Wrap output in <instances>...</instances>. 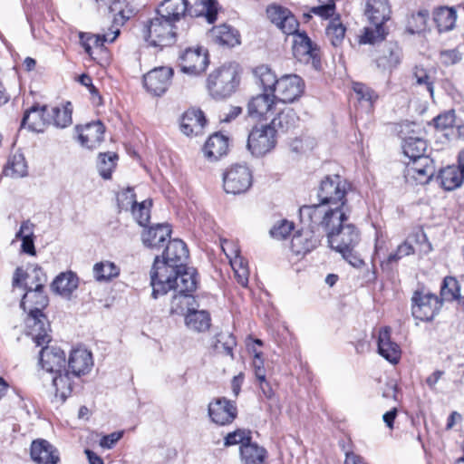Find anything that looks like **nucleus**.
<instances>
[{"instance_id":"1","label":"nucleus","mask_w":464,"mask_h":464,"mask_svg":"<svg viewBox=\"0 0 464 464\" xmlns=\"http://www.w3.org/2000/svg\"><path fill=\"white\" fill-rule=\"evenodd\" d=\"M349 214L335 211L329 214L320 209L314 211V223L322 228L327 237L329 246L340 253L343 257L353 266H360L363 261L354 252V247L360 242L358 228L348 222Z\"/></svg>"},{"instance_id":"2","label":"nucleus","mask_w":464,"mask_h":464,"mask_svg":"<svg viewBox=\"0 0 464 464\" xmlns=\"http://www.w3.org/2000/svg\"><path fill=\"white\" fill-rule=\"evenodd\" d=\"M347 183L341 176L334 175L325 177L320 184L317 197L320 203L311 206H303L299 209L301 222L311 223L315 221L314 211L320 209L329 214L339 211L350 214L351 209L347 205Z\"/></svg>"},{"instance_id":"3","label":"nucleus","mask_w":464,"mask_h":464,"mask_svg":"<svg viewBox=\"0 0 464 464\" xmlns=\"http://www.w3.org/2000/svg\"><path fill=\"white\" fill-rule=\"evenodd\" d=\"M48 304V297L44 294L43 284H36L33 289L30 287L22 298L20 306L28 311L26 326L28 334L36 345L49 343L52 341L50 324L43 309Z\"/></svg>"},{"instance_id":"4","label":"nucleus","mask_w":464,"mask_h":464,"mask_svg":"<svg viewBox=\"0 0 464 464\" xmlns=\"http://www.w3.org/2000/svg\"><path fill=\"white\" fill-rule=\"evenodd\" d=\"M295 118H272L269 122L259 121L248 134L246 147L253 156L262 157L272 151L280 132H287Z\"/></svg>"},{"instance_id":"5","label":"nucleus","mask_w":464,"mask_h":464,"mask_svg":"<svg viewBox=\"0 0 464 464\" xmlns=\"http://www.w3.org/2000/svg\"><path fill=\"white\" fill-rule=\"evenodd\" d=\"M365 14L371 24L360 36V44H375L384 40L388 34L385 23L391 18L388 0H367Z\"/></svg>"},{"instance_id":"6","label":"nucleus","mask_w":464,"mask_h":464,"mask_svg":"<svg viewBox=\"0 0 464 464\" xmlns=\"http://www.w3.org/2000/svg\"><path fill=\"white\" fill-rule=\"evenodd\" d=\"M143 31L145 40L150 45L163 48L173 45L185 29L156 14L144 24Z\"/></svg>"},{"instance_id":"7","label":"nucleus","mask_w":464,"mask_h":464,"mask_svg":"<svg viewBox=\"0 0 464 464\" xmlns=\"http://www.w3.org/2000/svg\"><path fill=\"white\" fill-rule=\"evenodd\" d=\"M188 270H179L157 256L150 270V285L153 298L167 294L180 283L181 276Z\"/></svg>"},{"instance_id":"8","label":"nucleus","mask_w":464,"mask_h":464,"mask_svg":"<svg viewBox=\"0 0 464 464\" xmlns=\"http://www.w3.org/2000/svg\"><path fill=\"white\" fill-rule=\"evenodd\" d=\"M198 285L196 271H188L181 276L180 283L172 289L177 292L170 302L169 314L185 315L194 307L196 304L192 293Z\"/></svg>"},{"instance_id":"9","label":"nucleus","mask_w":464,"mask_h":464,"mask_svg":"<svg viewBox=\"0 0 464 464\" xmlns=\"http://www.w3.org/2000/svg\"><path fill=\"white\" fill-rule=\"evenodd\" d=\"M239 84V75L234 65L222 66L208 78V89L215 99H224L235 92Z\"/></svg>"},{"instance_id":"10","label":"nucleus","mask_w":464,"mask_h":464,"mask_svg":"<svg viewBox=\"0 0 464 464\" xmlns=\"http://www.w3.org/2000/svg\"><path fill=\"white\" fill-rule=\"evenodd\" d=\"M442 306L439 296L424 287L416 289L411 296V314L415 319L430 322Z\"/></svg>"},{"instance_id":"11","label":"nucleus","mask_w":464,"mask_h":464,"mask_svg":"<svg viewBox=\"0 0 464 464\" xmlns=\"http://www.w3.org/2000/svg\"><path fill=\"white\" fill-rule=\"evenodd\" d=\"M292 50L294 57L298 62L310 64L316 71L321 70L322 53L320 47L305 33L295 34Z\"/></svg>"},{"instance_id":"12","label":"nucleus","mask_w":464,"mask_h":464,"mask_svg":"<svg viewBox=\"0 0 464 464\" xmlns=\"http://www.w3.org/2000/svg\"><path fill=\"white\" fill-rule=\"evenodd\" d=\"M251 185L252 173L245 165H233L224 174L223 186L227 193L241 194L247 191Z\"/></svg>"},{"instance_id":"13","label":"nucleus","mask_w":464,"mask_h":464,"mask_svg":"<svg viewBox=\"0 0 464 464\" xmlns=\"http://www.w3.org/2000/svg\"><path fill=\"white\" fill-rule=\"evenodd\" d=\"M304 82L302 78L296 74H285L277 80L276 87V95L273 94L277 102H280V107H287L285 104L293 102L304 92Z\"/></svg>"},{"instance_id":"14","label":"nucleus","mask_w":464,"mask_h":464,"mask_svg":"<svg viewBox=\"0 0 464 464\" xmlns=\"http://www.w3.org/2000/svg\"><path fill=\"white\" fill-rule=\"evenodd\" d=\"M306 228L302 227L293 237L291 240V249L295 255H305L314 250L319 244L322 235L319 233L321 228L314 223L302 222Z\"/></svg>"},{"instance_id":"15","label":"nucleus","mask_w":464,"mask_h":464,"mask_svg":"<svg viewBox=\"0 0 464 464\" xmlns=\"http://www.w3.org/2000/svg\"><path fill=\"white\" fill-rule=\"evenodd\" d=\"M249 116H266L270 113L275 116H289L292 109L290 107H280V102L270 97L267 93L258 94L252 97L247 103Z\"/></svg>"},{"instance_id":"16","label":"nucleus","mask_w":464,"mask_h":464,"mask_svg":"<svg viewBox=\"0 0 464 464\" xmlns=\"http://www.w3.org/2000/svg\"><path fill=\"white\" fill-rule=\"evenodd\" d=\"M208 416L211 420L219 426L232 423L237 416V408L235 402L225 397L217 398L208 404Z\"/></svg>"},{"instance_id":"17","label":"nucleus","mask_w":464,"mask_h":464,"mask_svg":"<svg viewBox=\"0 0 464 464\" xmlns=\"http://www.w3.org/2000/svg\"><path fill=\"white\" fill-rule=\"evenodd\" d=\"M173 70L170 67H158L143 76V84L149 92L160 96L170 85Z\"/></svg>"},{"instance_id":"18","label":"nucleus","mask_w":464,"mask_h":464,"mask_svg":"<svg viewBox=\"0 0 464 464\" xmlns=\"http://www.w3.org/2000/svg\"><path fill=\"white\" fill-rule=\"evenodd\" d=\"M435 167L429 156L409 160L406 163L405 176L419 184H426L433 177Z\"/></svg>"},{"instance_id":"19","label":"nucleus","mask_w":464,"mask_h":464,"mask_svg":"<svg viewBox=\"0 0 464 464\" xmlns=\"http://www.w3.org/2000/svg\"><path fill=\"white\" fill-rule=\"evenodd\" d=\"M221 246L227 258H229L237 283L244 287L247 286L249 276L247 261L239 255V249L232 242L224 240Z\"/></svg>"},{"instance_id":"20","label":"nucleus","mask_w":464,"mask_h":464,"mask_svg":"<svg viewBox=\"0 0 464 464\" xmlns=\"http://www.w3.org/2000/svg\"><path fill=\"white\" fill-rule=\"evenodd\" d=\"M119 206L121 208L127 209L129 206L131 208L132 215L137 223L145 228L150 218L149 207L146 201L138 203L135 200V194L131 188L126 189L118 197Z\"/></svg>"},{"instance_id":"21","label":"nucleus","mask_w":464,"mask_h":464,"mask_svg":"<svg viewBox=\"0 0 464 464\" xmlns=\"http://www.w3.org/2000/svg\"><path fill=\"white\" fill-rule=\"evenodd\" d=\"M162 256V260L179 270H195L186 266V262L188 259V249L187 245L180 239L169 240L163 251Z\"/></svg>"},{"instance_id":"22","label":"nucleus","mask_w":464,"mask_h":464,"mask_svg":"<svg viewBox=\"0 0 464 464\" xmlns=\"http://www.w3.org/2000/svg\"><path fill=\"white\" fill-rule=\"evenodd\" d=\"M43 344L40 351V364L46 372L55 373L66 369V359L64 352L56 346Z\"/></svg>"},{"instance_id":"23","label":"nucleus","mask_w":464,"mask_h":464,"mask_svg":"<svg viewBox=\"0 0 464 464\" xmlns=\"http://www.w3.org/2000/svg\"><path fill=\"white\" fill-rule=\"evenodd\" d=\"M93 366V360L92 353L84 348L73 349L68 359V369L73 378L80 381L82 375L90 372Z\"/></svg>"},{"instance_id":"24","label":"nucleus","mask_w":464,"mask_h":464,"mask_svg":"<svg viewBox=\"0 0 464 464\" xmlns=\"http://www.w3.org/2000/svg\"><path fill=\"white\" fill-rule=\"evenodd\" d=\"M180 66L184 72L198 75L203 72L208 64V58L206 53L200 48L187 49L180 56Z\"/></svg>"},{"instance_id":"25","label":"nucleus","mask_w":464,"mask_h":464,"mask_svg":"<svg viewBox=\"0 0 464 464\" xmlns=\"http://www.w3.org/2000/svg\"><path fill=\"white\" fill-rule=\"evenodd\" d=\"M76 130L81 144L88 149H93L102 140L105 128L98 120L83 126L77 125Z\"/></svg>"},{"instance_id":"26","label":"nucleus","mask_w":464,"mask_h":464,"mask_svg":"<svg viewBox=\"0 0 464 464\" xmlns=\"http://www.w3.org/2000/svg\"><path fill=\"white\" fill-rule=\"evenodd\" d=\"M171 229L167 224H156L144 228L141 233V241L144 246L150 249H160L170 237Z\"/></svg>"},{"instance_id":"27","label":"nucleus","mask_w":464,"mask_h":464,"mask_svg":"<svg viewBox=\"0 0 464 464\" xmlns=\"http://www.w3.org/2000/svg\"><path fill=\"white\" fill-rule=\"evenodd\" d=\"M53 374L52 382L55 388L54 398L60 403H63L71 395L74 387L80 385V381H77V378H73L72 372L67 369Z\"/></svg>"},{"instance_id":"28","label":"nucleus","mask_w":464,"mask_h":464,"mask_svg":"<svg viewBox=\"0 0 464 464\" xmlns=\"http://www.w3.org/2000/svg\"><path fill=\"white\" fill-rule=\"evenodd\" d=\"M378 353L392 364H396L401 358L400 346L392 341L391 328L386 326L381 328L378 334Z\"/></svg>"},{"instance_id":"29","label":"nucleus","mask_w":464,"mask_h":464,"mask_svg":"<svg viewBox=\"0 0 464 464\" xmlns=\"http://www.w3.org/2000/svg\"><path fill=\"white\" fill-rule=\"evenodd\" d=\"M228 151V138L220 132H215L205 142L202 152L209 161H217Z\"/></svg>"},{"instance_id":"30","label":"nucleus","mask_w":464,"mask_h":464,"mask_svg":"<svg viewBox=\"0 0 464 464\" xmlns=\"http://www.w3.org/2000/svg\"><path fill=\"white\" fill-rule=\"evenodd\" d=\"M401 61V49L397 43H386L382 50L381 54L375 59L377 67L382 71H392L396 68Z\"/></svg>"},{"instance_id":"31","label":"nucleus","mask_w":464,"mask_h":464,"mask_svg":"<svg viewBox=\"0 0 464 464\" xmlns=\"http://www.w3.org/2000/svg\"><path fill=\"white\" fill-rule=\"evenodd\" d=\"M187 0H163L156 9V14L179 24L188 10Z\"/></svg>"},{"instance_id":"32","label":"nucleus","mask_w":464,"mask_h":464,"mask_svg":"<svg viewBox=\"0 0 464 464\" xmlns=\"http://www.w3.org/2000/svg\"><path fill=\"white\" fill-rule=\"evenodd\" d=\"M31 457L34 461L39 464H56L59 460L56 450L45 440L33 441Z\"/></svg>"},{"instance_id":"33","label":"nucleus","mask_w":464,"mask_h":464,"mask_svg":"<svg viewBox=\"0 0 464 464\" xmlns=\"http://www.w3.org/2000/svg\"><path fill=\"white\" fill-rule=\"evenodd\" d=\"M79 278L75 273L72 271L63 272L59 274L51 284V289L55 294L70 298L72 293L77 289Z\"/></svg>"},{"instance_id":"34","label":"nucleus","mask_w":464,"mask_h":464,"mask_svg":"<svg viewBox=\"0 0 464 464\" xmlns=\"http://www.w3.org/2000/svg\"><path fill=\"white\" fill-rule=\"evenodd\" d=\"M210 37L216 44L233 47L240 44V34L237 30L226 24L214 26L209 32Z\"/></svg>"},{"instance_id":"35","label":"nucleus","mask_w":464,"mask_h":464,"mask_svg":"<svg viewBox=\"0 0 464 464\" xmlns=\"http://www.w3.org/2000/svg\"><path fill=\"white\" fill-rule=\"evenodd\" d=\"M439 179L445 190H453L463 183L464 171L459 166H448L440 170Z\"/></svg>"},{"instance_id":"36","label":"nucleus","mask_w":464,"mask_h":464,"mask_svg":"<svg viewBox=\"0 0 464 464\" xmlns=\"http://www.w3.org/2000/svg\"><path fill=\"white\" fill-rule=\"evenodd\" d=\"M457 19L453 7L440 6L434 11L433 20L440 32H448L454 28Z\"/></svg>"},{"instance_id":"37","label":"nucleus","mask_w":464,"mask_h":464,"mask_svg":"<svg viewBox=\"0 0 464 464\" xmlns=\"http://www.w3.org/2000/svg\"><path fill=\"white\" fill-rule=\"evenodd\" d=\"M266 450L256 443H246L240 446L242 464H263L266 458Z\"/></svg>"},{"instance_id":"38","label":"nucleus","mask_w":464,"mask_h":464,"mask_svg":"<svg viewBox=\"0 0 464 464\" xmlns=\"http://www.w3.org/2000/svg\"><path fill=\"white\" fill-rule=\"evenodd\" d=\"M186 325L195 331L204 332L210 326V316L207 311L196 310L195 306L185 316Z\"/></svg>"},{"instance_id":"39","label":"nucleus","mask_w":464,"mask_h":464,"mask_svg":"<svg viewBox=\"0 0 464 464\" xmlns=\"http://www.w3.org/2000/svg\"><path fill=\"white\" fill-rule=\"evenodd\" d=\"M124 3L120 0L113 1L108 7L109 13L113 14L111 33L119 36L121 26L130 19L131 11L123 9Z\"/></svg>"},{"instance_id":"40","label":"nucleus","mask_w":464,"mask_h":464,"mask_svg":"<svg viewBox=\"0 0 464 464\" xmlns=\"http://www.w3.org/2000/svg\"><path fill=\"white\" fill-rule=\"evenodd\" d=\"M403 153L409 160L426 156L427 142L422 136L411 137L402 141Z\"/></svg>"},{"instance_id":"41","label":"nucleus","mask_w":464,"mask_h":464,"mask_svg":"<svg viewBox=\"0 0 464 464\" xmlns=\"http://www.w3.org/2000/svg\"><path fill=\"white\" fill-rule=\"evenodd\" d=\"M394 130L402 141L411 137L422 136L426 131L422 122L410 121L408 119L402 120L401 122L397 123Z\"/></svg>"},{"instance_id":"42","label":"nucleus","mask_w":464,"mask_h":464,"mask_svg":"<svg viewBox=\"0 0 464 464\" xmlns=\"http://www.w3.org/2000/svg\"><path fill=\"white\" fill-rule=\"evenodd\" d=\"M207 124V118H181L179 129L180 131L187 136H197L203 133Z\"/></svg>"},{"instance_id":"43","label":"nucleus","mask_w":464,"mask_h":464,"mask_svg":"<svg viewBox=\"0 0 464 464\" xmlns=\"http://www.w3.org/2000/svg\"><path fill=\"white\" fill-rule=\"evenodd\" d=\"M346 28L342 24L339 17L332 19L325 29L326 36L334 47H338L342 44Z\"/></svg>"},{"instance_id":"44","label":"nucleus","mask_w":464,"mask_h":464,"mask_svg":"<svg viewBox=\"0 0 464 464\" xmlns=\"http://www.w3.org/2000/svg\"><path fill=\"white\" fill-rule=\"evenodd\" d=\"M459 289V284L456 278L451 276L445 277L440 288V299L441 300V304L443 301L451 302L460 300Z\"/></svg>"},{"instance_id":"45","label":"nucleus","mask_w":464,"mask_h":464,"mask_svg":"<svg viewBox=\"0 0 464 464\" xmlns=\"http://www.w3.org/2000/svg\"><path fill=\"white\" fill-rule=\"evenodd\" d=\"M4 174L11 178H22L27 175V165L22 154H14L8 161Z\"/></svg>"},{"instance_id":"46","label":"nucleus","mask_w":464,"mask_h":464,"mask_svg":"<svg viewBox=\"0 0 464 464\" xmlns=\"http://www.w3.org/2000/svg\"><path fill=\"white\" fill-rule=\"evenodd\" d=\"M414 253L412 245L408 242L401 244L394 253H391L388 257L381 262L382 270L390 271L392 269V265L401 260L403 256H410Z\"/></svg>"},{"instance_id":"47","label":"nucleus","mask_w":464,"mask_h":464,"mask_svg":"<svg viewBox=\"0 0 464 464\" xmlns=\"http://www.w3.org/2000/svg\"><path fill=\"white\" fill-rule=\"evenodd\" d=\"M255 74L259 79L265 92L270 91L272 93L275 92L278 79H276V74L268 66L261 65L256 67Z\"/></svg>"},{"instance_id":"48","label":"nucleus","mask_w":464,"mask_h":464,"mask_svg":"<svg viewBox=\"0 0 464 464\" xmlns=\"http://www.w3.org/2000/svg\"><path fill=\"white\" fill-rule=\"evenodd\" d=\"M93 274L98 281H107L118 276L120 268L112 262L103 261L94 265Z\"/></svg>"},{"instance_id":"49","label":"nucleus","mask_w":464,"mask_h":464,"mask_svg":"<svg viewBox=\"0 0 464 464\" xmlns=\"http://www.w3.org/2000/svg\"><path fill=\"white\" fill-rule=\"evenodd\" d=\"M357 99L361 104L364 103L366 108V113L370 112V109L372 107L373 102L377 100L378 96L375 92L368 86L361 82H355L353 87Z\"/></svg>"},{"instance_id":"50","label":"nucleus","mask_w":464,"mask_h":464,"mask_svg":"<svg viewBox=\"0 0 464 464\" xmlns=\"http://www.w3.org/2000/svg\"><path fill=\"white\" fill-rule=\"evenodd\" d=\"M118 160V156L115 153H100L97 168L100 175L107 179L111 176V172L116 166V160Z\"/></svg>"},{"instance_id":"51","label":"nucleus","mask_w":464,"mask_h":464,"mask_svg":"<svg viewBox=\"0 0 464 464\" xmlns=\"http://www.w3.org/2000/svg\"><path fill=\"white\" fill-rule=\"evenodd\" d=\"M412 75L416 81V84L425 86L430 96H433L434 78L430 74V72L423 66L416 65L412 70Z\"/></svg>"},{"instance_id":"52","label":"nucleus","mask_w":464,"mask_h":464,"mask_svg":"<svg viewBox=\"0 0 464 464\" xmlns=\"http://www.w3.org/2000/svg\"><path fill=\"white\" fill-rule=\"evenodd\" d=\"M428 127L443 131L444 136L447 138L455 137L454 118H432L428 122Z\"/></svg>"},{"instance_id":"53","label":"nucleus","mask_w":464,"mask_h":464,"mask_svg":"<svg viewBox=\"0 0 464 464\" xmlns=\"http://www.w3.org/2000/svg\"><path fill=\"white\" fill-rule=\"evenodd\" d=\"M428 18L429 11L425 9L420 10L418 13L413 14L408 20V32L413 34L423 31L426 26Z\"/></svg>"},{"instance_id":"54","label":"nucleus","mask_w":464,"mask_h":464,"mask_svg":"<svg viewBox=\"0 0 464 464\" xmlns=\"http://www.w3.org/2000/svg\"><path fill=\"white\" fill-rule=\"evenodd\" d=\"M251 441V432L247 430L238 429L233 432H229L224 439V445L230 447L237 444L245 445Z\"/></svg>"},{"instance_id":"55","label":"nucleus","mask_w":464,"mask_h":464,"mask_svg":"<svg viewBox=\"0 0 464 464\" xmlns=\"http://www.w3.org/2000/svg\"><path fill=\"white\" fill-rule=\"evenodd\" d=\"M118 36L113 34L112 37H109L108 34H92L87 38V42L83 43L85 52L92 55V44L95 47H102L105 43H112Z\"/></svg>"},{"instance_id":"56","label":"nucleus","mask_w":464,"mask_h":464,"mask_svg":"<svg viewBox=\"0 0 464 464\" xmlns=\"http://www.w3.org/2000/svg\"><path fill=\"white\" fill-rule=\"evenodd\" d=\"M48 125H50L48 118H23L21 122L22 129L28 128L34 132H43Z\"/></svg>"},{"instance_id":"57","label":"nucleus","mask_w":464,"mask_h":464,"mask_svg":"<svg viewBox=\"0 0 464 464\" xmlns=\"http://www.w3.org/2000/svg\"><path fill=\"white\" fill-rule=\"evenodd\" d=\"M294 227L293 222L284 219L271 228L270 235L276 239H285L290 235Z\"/></svg>"},{"instance_id":"58","label":"nucleus","mask_w":464,"mask_h":464,"mask_svg":"<svg viewBox=\"0 0 464 464\" xmlns=\"http://www.w3.org/2000/svg\"><path fill=\"white\" fill-rule=\"evenodd\" d=\"M269 20L277 27L284 21V16L289 14V10L281 5H272L266 8Z\"/></svg>"},{"instance_id":"59","label":"nucleus","mask_w":464,"mask_h":464,"mask_svg":"<svg viewBox=\"0 0 464 464\" xmlns=\"http://www.w3.org/2000/svg\"><path fill=\"white\" fill-rule=\"evenodd\" d=\"M284 21L280 24L278 28L285 34H292L293 37L298 32L299 23L295 19V15L289 11V14L283 17Z\"/></svg>"},{"instance_id":"60","label":"nucleus","mask_w":464,"mask_h":464,"mask_svg":"<svg viewBox=\"0 0 464 464\" xmlns=\"http://www.w3.org/2000/svg\"><path fill=\"white\" fill-rule=\"evenodd\" d=\"M236 338L231 334H221L216 344L217 349L222 348L226 354L233 357V348L236 346Z\"/></svg>"},{"instance_id":"61","label":"nucleus","mask_w":464,"mask_h":464,"mask_svg":"<svg viewBox=\"0 0 464 464\" xmlns=\"http://www.w3.org/2000/svg\"><path fill=\"white\" fill-rule=\"evenodd\" d=\"M461 59L462 53L457 48L440 52V60L446 66L456 64L459 63Z\"/></svg>"},{"instance_id":"62","label":"nucleus","mask_w":464,"mask_h":464,"mask_svg":"<svg viewBox=\"0 0 464 464\" xmlns=\"http://www.w3.org/2000/svg\"><path fill=\"white\" fill-rule=\"evenodd\" d=\"M321 3V5L312 7L310 12L324 19L332 17L335 11V2L325 1Z\"/></svg>"},{"instance_id":"63","label":"nucleus","mask_w":464,"mask_h":464,"mask_svg":"<svg viewBox=\"0 0 464 464\" xmlns=\"http://www.w3.org/2000/svg\"><path fill=\"white\" fill-rule=\"evenodd\" d=\"M218 5V3L217 0L202 1V12L204 13L208 24H213L217 20Z\"/></svg>"},{"instance_id":"64","label":"nucleus","mask_w":464,"mask_h":464,"mask_svg":"<svg viewBox=\"0 0 464 464\" xmlns=\"http://www.w3.org/2000/svg\"><path fill=\"white\" fill-rule=\"evenodd\" d=\"M254 353L253 367L255 371V376L257 381H264L266 377V370L264 367V361L261 358V353L256 352L254 348L251 349Z\"/></svg>"}]
</instances>
